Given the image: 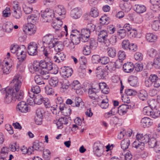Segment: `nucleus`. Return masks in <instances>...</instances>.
<instances>
[{
    "instance_id": "nucleus-21",
    "label": "nucleus",
    "mask_w": 160,
    "mask_h": 160,
    "mask_svg": "<svg viewBox=\"0 0 160 160\" xmlns=\"http://www.w3.org/2000/svg\"><path fill=\"white\" fill-rule=\"evenodd\" d=\"M141 125L144 128L148 127L151 126L153 123L152 120L148 117H145L141 120Z\"/></svg>"
},
{
    "instance_id": "nucleus-64",
    "label": "nucleus",
    "mask_w": 160,
    "mask_h": 160,
    "mask_svg": "<svg viewBox=\"0 0 160 160\" xmlns=\"http://www.w3.org/2000/svg\"><path fill=\"white\" fill-rule=\"evenodd\" d=\"M62 87L63 89H68L70 85L69 81L67 79H64L61 82Z\"/></svg>"
},
{
    "instance_id": "nucleus-41",
    "label": "nucleus",
    "mask_w": 160,
    "mask_h": 160,
    "mask_svg": "<svg viewBox=\"0 0 160 160\" xmlns=\"http://www.w3.org/2000/svg\"><path fill=\"white\" fill-rule=\"evenodd\" d=\"M63 44L64 45V47H68L70 49H72L74 48V45L72 40H70L67 38L64 41Z\"/></svg>"
},
{
    "instance_id": "nucleus-18",
    "label": "nucleus",
    "mask_w": 160,
    "mask_h": 160,
    "mask_svg": "<svg viewBox=\"0 0 160 160\" xmlns=\"http://www.w3.org/2000/svg\"><path fill=\"white\" fill-rule=\"evenodd\" d=\"M17 108L22 113H26L30 110V108L26 103L24 101H21L20 102L17 106Z\"/></svg>"
},
{
    "instance_id": "nucleus-8",
    "label": "nucleus",
    "mask_w": 160,
    "mask_h": 160,
    "mask_svg": "<svg viewBox=\"0 0 160 160\" xmlns=\"http://www.w3.org/2000/svg\"><path fill=\"white\" fill-rule=\"evenodd\" d=\"M55 15L60 16L59 19H62L65 18L66 11L65 8L62 5H58L56 6L53 11Z\"/></svg>"
},
{
    "instance_id": "nucleus-59",
    "label": "nucleus",
    "mask_w": 160,
    "mask_h": 160,
    "mask_svg": "<svg viewBox=\"0 0 160 160\" xmlns=\"http://www.w3.org/2000/svg\"><path fill=\"white\" fill-rule=\"evenodd\" d=\"M157 142L156 140L153 138H150L148 142L149 147L150 148H154L156 144H157Z\"/></svg>"
},
{
    "instance_id": "nucleus-22",
    "label": "nucleus",
    "mask_w": 160,
    "mask_h": 160,
    "mask_svg": "<svg viewBox=\"0 0 160 160\" xmlns=\"http://www.w3.org/2000/svg\"><path fill=\"white\" fill-rule=\"evenodd\" d=\"M96 73L98 78L102 79H104L107 74L106 71L103 68L99 67L96 69Z\"/></svg>"
},
{
    "instance_id": "nucleus-43",
    "label": "nucleus",
    "mask_w": 160,
    "mask_h": 160,
    "mask_svg": "<svg viewBox=\"0 0 160 160\" xmlns=\"http://www.w3.org/2000/svg\"><path fill=\"white\" fill-rule=\"evenodd\" d=\"M152 66L157 69H160V57L158 56L154 58Z\"/></svg>"
},
{
    "instance_id": "nucleus-24",
    "label": "nucleus",
    "mask_w": 160,
    "mask_h": 160,
    "mask_svg": "<svg viewBox=\"0 0 160 160\" xmlns=\"http://www.w3.org/2000/svg\"><path fill=\"white\" fill-rule=\"evenodd\" d=\"M124 71L127 73H130L133 71L134 69L133 64L131 62H128L123 65Z\"/></svg>"
},
{
    "instance_id": "nucleus-2",
    "label": "nucleus",
    "mask_w": 160,
    "mask_h": 160,
    "mask_svg": "<svg viewBox=\"0 0 160 160\" xmlns=\"http://www.w3.org/2000/svg\"><path fill=\"white\" fill-rule=\"evenodd\" d=\"M56 38L52 34H48L44 36L42 40L38 41V45L41 47V48L48 46L49 48H52L56 43Z\"/></svg>"
},
{
    "instance_id": "nucleus-45",
    "label": "nucleus",
    "mask_w": 160,
    "mask_h": 160,
    "mask_svg": "<svg viewBox=\"0 0 160 160\" xmlns=\"http://www.w3.org/2000/svg\"><path fill=\"white\" fill-rule=\"evenodd\" d=\"M58 80L57 77H52L49 81L50 85L53 87L56 86L58 83Z\"/></svg>"
},
{
    "instance_id": "nucleus-17",
    "label": "nucleus",
    "mask_w": 160,
    "mask_h": 160,
    "mask_svg": "<svg viewBox=\"0 0 160 160\" xmlns=\"http://www.w3.org/2000/svg\"><path fill=\"white\" fill-rule=\"evenodd\" d=\"M39 17V12L36 11L35 14H32L28 16L27 19L28 23L35 24L38 21Z\"/></svg>"
},
{
    "instance_id": "nucleus-54",
    "label": "nucleus",
    "mask_w": 160,
    "mask_h": 160,
    "mask_svg": "<svg viewBox=\"0 0 160 160\" xmlns=\"http://www.w3.org/2000/svg\"><path fill=\"white\" fill-rule=\"evenodd\" d=\"M118 37L119 38L122 39L124 38L126 36V31L125 29H121L118 32Z\"/></svg>"
},
{
    "instance_id": "nucleus-16",
    "label": "nucleus",
    "mask_w": 160,
    "mask_h": 160,
    "mask_svg": "<svg viewBox=\"0 0 160 160\" xmlns=\"http://www.w3.org/2000/svg\"><path fill=\"white\" fill-rule=\"evenodd\" d=\"M39 66L41 68V69L52 70L53 67L52 63L51 62H46L44 60H41L39 62Z\"/></svg>"
},
{
    "instance_id": "nucleus-3",
    "label": "nucleus",
    "mask_w": 160,
    "mask_h": 160,
    "mask_svg": "<svg viewBox=\"0 0 160 160\" xmlns=\"http://www.w3.org/2000/svg\"><path fill=\"white\" fill-rule=\"evenodd\" d=\"M26 47L25 46H19L17 44H11L10 49L11 52L13 53H16L18 58L27 56V53L25 51Z\"/></svg>"
},
{
    "instance_id": "nucleus-27",
    "label": "nucleus",
    "mask_w": 160,
    "mask_h": 160,
    "mask_svg": "<svg viewBox=\"0 0 160 160\" xmlns=\"http://www.w3.org/2000/svg\"><path fill=\"white\" fill-rule=\"evenodd\" d=\"M32 148L34 150L41 151L43 150V145L42 143L38 141H36L33 143Z\"/></svg>"
},
{
    "instance_id": "nucleus-62",
    "label": "nucleus",
    "mask_w": 160,
    "mask_h": 160,
    "mask_svg": "<svg viewBox=\"0 0 160 160\" xmlns=\"http://www.w3.org/2000/svg\"><path fill=\"white\" fill-rule=\"evenodd\" d=\"M152 118H156L160 116V111L156 110L151 111V115L150 116Z\"/></svg>"
},
{
    "instance_id": "nucleus-14",
    "label": "nucleus",
    "mask_w": 160,
    "mask_h": 160,
    "mask_svg": "<svg viewBox=\"0 0 160 160\" xmlns=\"http://www.w3.org/2000/svg\"><path fill=\"white\" fill-rule=\"evenodd\" d=\"M82 15V12L80 8H76L73 9L71 11L70 17L73 19H77L80 18Z\"/></svg>"
},
{
    "instance_id": "nucleus-47",
    "label": "nucleus",
    "mask_w": 160,
    "mask_h": 160,
    "mask_svg": "<svg viewBox=\"0 0 160 160\" xmlns=\"http://www.w3.org/2000/svg\"><path fill=\"white\" fill-rule=\"evenodd\" d=\"M88 46L92 49H95L98 46L97 42L94 38H91Z\"/></svg>"
},
{
    "instance_id": "nucleus-57",
    "label": "nucleus",
    "mask_w": 160,
    "mask_h": 160,
    "mask_svg": "<svg viewBox=\"0 0 160 160\" xmlns=\"http://www.w3.org/2000/svg\"><path fill=\"white\" fill-rule=\"evenodd\" d=\"M122 47L123 49L128 50L130 45V43L128 40H124L122 43Z\"/></svg>"
},
{
    "instance_id": "nucleus-50",
    "label": "nucleus",
    "mask_w": 160,
    "mask_h": 160,
    "mask_svg": "<svg viewBox=\"0 0 160 160\" xmlns=\"http://www.w3.org/2000/svg\"><path fill=\"white\" fill-rule=\"evenodd\" d=\"M160 27V20L154 21L152 23V29L155 30L157 31Z\"/></svg>"
},
{
    "instance_id": "nucleus-36",
    "label": "nucleus",
    "mask_w": 160,
    "mask_h": 160,
    "mask_svg": "<svg viewBox=\"0 0 160 160\" xmlns=\"http://www.w3.org/2000/svg\"><path fill=\"white\" fill-rule=\"evenodd\" d=\"M57 20L56 22L52 23V26L53 28L56 30H60L61 29V27L62 24V22L58 18H57Z\"/></svg>"
},
{
    "instance_id": "nucleus-48",
    "label": "nucleus",
    "mask_w": 160,
    "mask_h": 160,
    "mask_svg": "<svg viewBox=\"0 0 160 160\" xmlns=\"http://www.w3.org/2000/svg\"><path fill=\"white\" fill-rule=\"evenodd\" d=\"M82 99L79 97H76L73 99V107H78L82 103Z\"/></svg>"
},
{
    "instance_id": "nucleus-30",
    "label": "nucleus",
    "mask_w": 160,
    "mask_h": 160,
    "mask_svg": "<svg viewBox=\"0 0 160 160\" xmlns=\"http://www.w3.org/2000/svg\"><path fill=\"white\" fill-rule=\"evenodd\" d=\"M152 74V81L153 86L156 88L160 87V78H159L157 75Z\"/></svg>"
},
{
    "instance_id": "nucleus-60",
    "label": "nucleus",
    "mask_w": 160,
    "mask_h": 160,
    "mask_svg": "<svg viewBox=\"0 0 160 160\" xmlns=\"http://www.w3.org/2000/svg\"><path fill=\"white\" fill-rule=\"evenodd\" d=\"M23 8L24 12L26 14L30 13L33 10L32 7L27 6L25 5L23 6Z\"/></svg>"
},
{
    "instance_id": "nucleus-42",
    "label": "nucleus",
    "mask_w": 160,
    "mask_h": 160,
    "mask_svg": "<svg viewBox=\"0 0 160 160\" xmlns=\"http://www.w3.org/2000/svg\"><path fill=\"white\" fill-rule=\"evenodd\" d=\"M45 98L40 94L36 95L35 97V104L38 105L41 104L44 101Z\"/></svg>"
},
{
    "instance_id": "nucleus-46",
    "label": "nucleus",
    "mask_w": 160,
    "mask_h": 160,
    "mask_svg": "<svg viewBox=\"0 0 160 160\" xmlns=\"http://www.w3.org/2000/svg\"><path fill=\"white\" fill-rule=\"evenodd\" d=\"M41 91V89L39 86L37 85L32 86L31 87V91L28 92V93H32V92L34 94L39 93Z\"/></svg>"
},
{
    "instance_id": "nucleus-49",
    "label": "nucleus",
    "mask_w": 160,
    "mask_h": 160,
    "mask_svg": "<svg viewBox=\"0 0 160 160\" xmlns=\"http://www.w3.org/2000/svg\"><path fill=\"white\" fill-rule=\"evenodd\" d=\"M145 86L148 87H150L152 85H153L152 81V74H151L149 78L145 80Z\"/></svg>"
},
{
    "instance_id": "nucleus-12",
    "label": "nucleus",
    "mask_w": 160,
    "mask_h": 160,
    "mask_svg": "<svg viewBox=\"0 0 160 160\" xmlns=\"http://www.w3.org/2000/svg\"><path fill=\"white\" fill-rule=\"evenodd\" d=\"M27 56L18 58V61L17 62V68L18 71L22 72H23L26 67L25 60Z\"/></svg>"
},
{
    "instance_id": "nucleus-32",
    "label": "nucleus",
    "mask_w": 160,
    "mask_h": 160,
    "mask_svg": "<svg viewBox=\"0 0 160 160\" xmlns=\"http://www.w3.org/2000/svg\"><path fill=\"white\" fill-rule=\"evenodd\" d=\"M34 94L32 92V93H28V97L27 99V102L28 104L30 105H33L35 104V98L33 97L35 96Z\"/></svg>"
},
{
    "instance_id": "nucleus-4",
    "label": "nucleus",
    "mask_w": 160,
    "mask_h": 160,
    "mask_svg": "<svg viewBox=\"0 0 160 160\" xmlns=\"http://www.w3.org/2000/svg\"><path fill=\"white\" fill-rule=\"evenodd\" d=\"M22 79V77L19 74H17L15 75L12 81V83L13 84V92H15L17 95H18L19 91L21 88Z\"/></svg>"
},
{
    "instance_id": "nucleus-28",
    "label": "nucleus",
    "mask_w": 160,
    "mask_h": 160,
    "mask_svg": "<svg viewBox=\"0 0 160 160\" xmlns=\"http://www.w3.org/2000/svg\"><path fill=\"white\" fill-rule=\"evenodd\" d=\"M128 108L129 107L128 105H122L118 107V113L120 115H123L126 113Z\"/></svg>"
},
{
    "instance_id": "nucleus-11",
    "label": "nucleus",
    "mask_w": 160,
    "mask_h": 160,
    "mask_svg": "<svg viewBox=\"0 0 160 160\" xmlns=\"http://www.w3.org/2000/svg\"><path fill=\"white\" fill-rule=\"evenodd\" d=\"M2 70L3 73L4 75H7L10 72V68L12 64L10 61L7 60V59L4 60L2 63Z\"/></svg>"
},
{
    "instance_id": "nucleus-29",
    "label": "nucleus",
    "mask_w": 160,
    "mask_h": 160,
    "mask_svg": "<svg viewBox=\"0 0 160 160\" xmlns=\"http://www.w3.org/2000/svg\"><path fill=\"white\" fill-rule=\"evenodd\" d=\"M72 89L76 90V93H78L79 91L81 88V84L78 80L74 81L70 85Z\"/></svg>"
},
{
    "instance_id": "nucleus-39",
    "label": "nucleus",
    "mask_w": 160,
    "mask_h": 160,
    "mask_svg": "<svg viewBox=\"0 0 160 160\" xmlns=\"http://www.w3.org/2000/svg\"><path fill=\"white\" fill-rule=\"evenodd\" d=\"M51 70H44L41 69L40 71V76L44 80L48 79L50 77L49 71Z\"/></svg>"
},
{
    "instance_id": "nucleus-37",
    "label": "nucleus",
    "mask_w": 160,
    "mask_h": 160,
    "mask_svg": "<svg viewBox=\"0 0 160 160\" xmlns=\"http://www.w3.org/2000/svg\"><path fill=\"white\" fill-rule=\"evenodd\" d=\"M108 54L110 57L113 58L115 57L117 53V52L115 48L109 47L108 48Z\"/></svg>"
},
{
    "instance_id": "nucleus-35",
    "label": "nucleus",
    "mask_w": 160,
    "mask_h": 160,
    "mask_svg": "<svg viewBox=\"0 0 160 160\" xmlns=\"http://www.w3.org/2000/svg\"><path fill=\"white\" fill-rule=\"evenodd\" d=\"M138 96L141 100L144 101L147 99L148 94L146 91L142 90L138 92Z\"/></svg>"
},
{
    "instance_id": "nucleus-55",
    "label": "nucleus",
    "mask_w": 160,
    "mask_h": 160,
    "mask_svg": "<svg viewBox=\"0 0 160 160\" xmlns=\"http://www.w3.org/2000/svg\"><path fill=\"white\" fill-rule=\"evenodd\" d=\"M108 102V99L107 98L102 100L100 105V107L103 109H106L109 106Z\"/></svg>"
},
{
    "instance_id": "nucleus-6",
    "label": "nucleus",
    "mask_w": 160,
    "mask_h": 160,
    "mask_svg": "<svg viewBox=\"0 0 160 160\" xmlns=\"http://www.w3.org/2000/svg\"><path fill=\"white\" fill-rule=\"evenodd\" d=\"M108 33L105 30H101L98 34V41L102 45L108 47L109 45V39L108 38Z\"/></svg>"
},
{
    "instance_id": "nucleus-31",
    "label": "nucleus",
    "mask_w": 160,
    "mask_h": 160,
    "mask_svg": "<svg viewBox=\"0 0 160 160\" xmlns=\"http://www.w3.org/2000/svg\"><path fill=\"white\" fill-rule=\"evenodd\" d=\"M13 28V25L12 23L10 22H7L5 23L3 29L5 32L7 33L11 32Z\"/></svg>"
},
{
    "instance_id": "nucleus-56",
    "label": "nucleus",
    "mask_w": 160,
    "mask_h": 160,
    "mask_svg": "<svg viewBox=\"0 0 160 160\" xmlns=\"http://www.w3.org/2000/svg\"><path fill=\"white\" fill-rule=\"evenodd\" d=\"M12 14L14 17L16 18H19L22 16V11L20 9H16V10H13Z\"/></svg>"
},
{
    "instance_id": "nucleus-52",
    "label": "nucleus",
    "mask_w": 160,
    "mask_h": 160,
    "mask_svg": "<svg viewBox=\"0 0 160 160\" xmlns=\"http://www.w3.org/2000/svg\"><path fill=\"white\" fill-rule=\"evenodd\" d=\"M66 118L65 117H62L60 118L57 123V125L58 126V127H59L60 128H62V125L63 124H67V123L66 122Z\"/></svg>"
},
{
    "instance_id": "nucleus-15",
    "label": "nucleus",
    "mask_w": 160,
    "mask_h": 160,
    "mask_svg": "<svg viewBox=\"0 0 160 160\" xmlns=\"http://www.w3.org/2000/svg\"><path fill=\"white\" fill-rule=\"evenodd\" d=\"M90 31L87 28H84L81 30V41L86 42L88 40L90 36Z\"/></svg>"
},
{
    "instance_id": "nucleus-13",
    "label": "nucleus",
    "mask_w": 160,
    "mask_h": 160,
    "mask_svg": "<svg viewBox=\"0 0 160 160\" xmlns=\"http://www.w3.org/2000/svg\"><path fill=\"white\" fill-rule=\"evenodd\" d=\"M88 93L89 98L95 100L100 99L102 96H99L98 90L95 88H91L88 90Z\"/></svg>"
},
{
    "instance_id": "nucleus-1",
    "label": "nucleus",
    "mask_w": 160,
    "mask_h": 160,
    "mask_svg": "<svg viewBox=\"0 0 160 160\" xmlns=\"http://www.w3.org/2000/svg\"><path fill=\"white\" fill-rule=\"evenodd\" d=\"M12 88L10 87H8L6 88H3L1 91V93L5 94L4 98V102L7 104L10 103L12 101H15L16 100L20 101L23 98V94L22 91L19 92L18 95H17L13 92Z\"/></svg>"
},
{
    "instance_id": "nucleus-40",
    "label": "nucleus",
    "mask_w": 160,
    "mask_h": 160,
    "mask_svg": "<svg viewBox=\"0 0 160 160\" xmlns=\"http://www.w3.org/2000/svg\"><path fill=\"white\" fill-rule=\"evenodd\" d=\"M130 143V140L128 138H127L122 140L121 142V147L123 150L127 149Z\"/></svg>"
},
{
    "instance_id": "nucleus-19",
    "label": "nucleus",
    "mask_w": 160,
    "mask_h": 160,
    "mask_svg": "<svg viewBox=\"0 0 160 160\" xmlns=\"http://www.w3.org/2000/svg\"><path fill=\"white\" fill-rule=\"evenodd\" d=\"M73 72L72 68L64 67L61 68L60 73L62 77L64 78H68L71 76Z\"/></svg>"
},
{
    "instance_id": "nucleus-25",
    "label": "nucleus",
    "mask_w": 160,
    "mask_h": 160,
    "mask_svg": "<svg viewBox=\"0 0 160 160\" xmlns=\"http://www.w3.org/2000/svg\"><path fill=\"white\" fill-rule=\"evenodd\" d=\"M146 39L148 42H154L157 41L158 36L153 33H148L146 34Z\"/></svg>"
},
{
    "instance_id": "nucleus-26",
    "label": "nucleus",
    "mask_w": 160,
    "mask_h": 160,
    "mask_svg": "<svg viewBox=\"0 0 160 160\" xmlns=\"http://www.w3.org/2000/svg\"><path fill=\"white\" fill-rule=\"evenodd\" d=\"M130 85L132 87H136L138 85V78L137 77L131 76L128 79Z\"/></svg>"
},
{
    "instance_id": "nucleus-10",
    "label": "nucleus",
    "mask_w": 160,
    "mask_h": 160,
    "mask_svg": "<svg viewBox=\"0 0 160 160\" xmlns=\"http://www.w3.org/2000/svg\"><path fill=\"white\" fill-rule=\"evenodd\" d=\"M23 31L29 35L34 34L36 31V27L33 24L27 23L23 29Z\"/></svg>"
},
{
    "instance_id": "nucleus-20",
    "label": "nucleus",
    "mask_w": 160,
    "mask_h": 160,
    "mask_svg": "<svg viewBox=\"0 0 160 160\" xmlns=\"http://www.w3.org/2000/svg\"><path fill=\"white\" fill-rule=\"evenodd\" d=\"M66 56L63 52H58L53 57V60L56 63H59L62 62L65 59Z\"/></svg>"
},
{
    "instance_id": "nucleus-38",
    "label": "nucleus",
    "mask_w": 160,
    "mask_h": 160,
    "mask_svg": "<svg viewBox=\"0 0 160 160\" xmlns=\"http://www.w3.org/2000/svg\"><path fill=\"white\" fill-rule=\"evenodd\" d=\"M89 15L93 18L97 17L99 15V11L97 8L96 7H92L91 8Z\"/></svg>"
},
{
    "instance_id": "nucleus-61",
    "label": "nucleus",
    "mask_w": 160,
    "mask_h": 160,
    "mask_svg": "<svg viewBox=\"0 0 160 160\" xmlns=\"http://www.w3.org/2000/svg\"><path fill=\"white\" fill-rule=\"evenodd\" d=\"M147 53L149 56L153 58L156 56L157 54V51L155 49L151 48L148 50Z\"/></svg>"
},
{
    "instance_id": "nucleus-58",
    "label": "nucleus",
    "mask_w": 160,
    "mask_h": 160,
    "mask_svg": "<svg viewBox=\"0 0 160 160\" xmlns=\"http://www.w3.org/2000/svg\"><path fill=\"white\" fill-rule=\"evenodd\" d=\"M10 9L9 8L7 7L5 10H4L2 13V16L3 17L6 18L8 17L11 15Z\"/></svg>"
},
{
    "instance_id": "nucleus-53",
    "label": "nucleus",
    "mask_w": 160,
    "mask_h": 160,
    "mask_svg": "<svg viewBox=\"0 0 160 160\" xmlns=\"http://www.w3.org/2000/svg\"><path fill=\"white\" fill-rule=\"evenodd\" d=\"M153 110L150 107L146 106L144 107L143 110V113L144 115L150 116L151 115V112Z\"/></svg>"
},
{
    "instance_id": "nucleus-34",
    "label": "nucleus",
    "mask_w": 160,
    "mask_h": 160,
    "mask_svg": "<svg viewBox=\"0 0 160 160\" xmlns=\"http://www.w3.org/2000/svg\"><path fill=\"white\" fill-rule=\"evenodd\" d=\"M64 45L62 42H56V43L54 45V48L55 51L58 52L62 51L63 49Z\"/></svg>"
},
{
    "instance_id": "nucleus-5",
    "label": "nucleus",
    "mask_w": 160,
    "mask_h": 160,
    "mask_svg": "<svg viewBox=\"0 0 160 160\" xmlns=\"http://www.w3.org/2000/svg\"><path fill=\"white\" fill-rule=\"evenodd\" d=\"M41 19L42 22H49L52 21L54 18L52 10L49 8L42 10L41 12Z\"/></svg>"
},
{
    "instance_id": "nucleus-7",
    "label": "nucleus",
    "mask_w": 160,
    "mask_h": 160,
    "mask_svg": "<svg viewBox=\"0 0 160 160\" xmlns=\"http://www.w3.org/2000/svg\"><path fill=\"white\" fill-rule=\"evenodd\" d=\"M93 149L94 154L97 157H100L102 156L104 152V145L101 142H96L94 143Z\"/></svg>"
},
{
    "instance_id": "nucleus-63",
    "label": "nucleus",
    "mask_w": 160,
    "mask_h": 160,
    "mask_svg": "<svg viewBox=\"0 0 160 160\" xmlns=\"http://www.w3.org/2000/svg\"><path fill=\"white\" fill-rule=\"evenodd\" d=\"M118 59L122 60L125 59L126 57L125 52L122 50H120L118 52Z\"/></svg>"
},
{
    "instance_id": "nucleus-51",
    "label": "nucleus",
    "mask_w": 160,
    "mask_h": 160,
    "mask_svg": "<svg viewBox=\"0 0 160 160\" xmlns=\"http://www.w3.org/2000/svg\"><path fill=\"white\" fill-rule=\"evenodd\" d=\"M91 49L88 45H85L83 48V53L85 55H89L91 53Z\"/></svg>"
},
{
    "instance_id": "nucleus-44",
    "label": "nucleus",
    "mask_w": 160,
    "mask_h": 160,
    "mask_svg": "<svg viewBox=\"0 0 160 160\" xmlns=\"http://www.w3.org/2000/svg\"><path fill=\"white\" fill-rule=\"evenodd\" d=\"M44 80L40 75H36L34 77L35 82L39 85L45 84V82Z\"/></svg>"
},
{
    "instance_id": "nucleus-33",
    "label": "nucleus",
    "mask_w": 160,
    "mask_h": 160,
    "mask_svg": "<svg viewBox=\"0 0 160 160\" xmlns=\"http://www.w3.org/2000/svg\"><path fill=\"white\" fill-rule=\"evenodd\" d=\"M77 35H78V34L77 35L75 34H71V40L74 45V44H78L80 43V40H81V37L80 38Z\"/></svg>"
},
{
    "instance_id": "nucleus-9",
    "label": "nucleus",
    "mask_w": 160,
    "mask_h": 160,
    "mask_svg": "<svg viewBox=\"0 0 160 160\" xmlns=\"http://www.w3.org/2000/svg\"><path fill=\"white\" fill-rule=\"evenodd\" d=\"M38 45L36 42H30L28 47V54L31 56L36 55L38 52Z\"/></svg>"
},
{
    "instance_id": "nucleus-23",
    "label": "nucleus",
    "mask_w": 160,
    "mask_h": 160,
    "mask_svg": "<svg viewBox=\"0 0 160 160\" xmlns=\"http://www.w3.org/2000/svg\"><path fill=\"white\" fill-rule=\"evenodd\" d=\"M133 8L134 11L139 13H142L146 10V7L142 4H135L133 6Z\"/></svg>"
}]
</instances>
